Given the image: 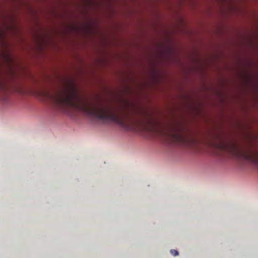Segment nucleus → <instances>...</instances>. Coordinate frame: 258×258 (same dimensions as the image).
Returning <instances> with one entry per match:
<instances>
[{
    "label": "nucleus",
    "mask_w": 258,
    "mask_h": 258,
    "mask_svg": "<svg viewBox=\"0 0 258 258\" xmlns=\"http://www.w3.org/2000/svg\"><path fill=\"white\" fill-rule=\"evenodd\" d=\"M170 253H171L173 256H177L178 255V251L175 249H171L170 250Z\"/></svg>",
    "instance_id": "nucleus-5"
},
{
    "label": "nucleus",
    "mask_w": 258,
    "mask_h": 258,
    "mask_svg": "<svg viewBox=\"0 0 258 258\" xmlns=\"http://www.w3.org/2000/svg\"><path fill=\"white\" fill-rule=\"evenodd\" d=\"M7 98V86L4 82L0 80V100L6 101Z\"/></svg>",
    "instance_id": "nucleus-4"
},
{
    "label": "nucleus",
    "mask_w": 258,
    "mask_h": 258,
    "mask_svg": "<svg viewBox=\"0 0 258 258\" xmlns=\"http://www.w3.org/2000/svg\"><path fill=\"white\" fill-rule=\"evenodd\" d=\"M248 64H249V65H250L251 64H250V63H249Z\"/></svg>",
    "instance_id": "nucleus-6"
},
{
    "label": "nucleus",
    "mask_w": 258,
    "mask_h": 258,
    "mask_svg": "<svg viewBox=\"0 0 258 258\" xmlns=\"http://www.w3.org/2000/svg\"><path fill=\"white\" fill-rule=\"evenodd\" d=\"M43 94L46 99L64 111L71 108L84 112L91 117L103 121L114 122L125 126L123 121L124 115L118 109L110 106L98 107L84 101L72 83L65 85L63 89L59 91L53 93L44 91Z\"/></svg>",
    "instance_id": "nucleus-1"
},
{
    "label": "nucleus",
    "mask_w": 258,
    "mask_h": 258,
    "mask_svg": "<svg viewBox=\"0 0 258 258\" xmlns=\"http://www.w3.org/2000/svg\"><path fill=\"white\" fill-rule=\"evenodd\" d=\"M214 147L223 152H229L238 159H243L254 164L258 167V152L241 149L237 144L227 142L221 139L219 143H214Z\"/></svg>",
    "instance_id": "nucleus-2"
},
{
    "label": "nucleus",
    "mask_w": 258,
    "mask_h": 258,
    "mask_svg": "<svg viewBox=\"0 0 258 258\" xmlns=\"http://www.w3.org/2000/svg\"><path fill=\"white\" fill-rule=\"evenodd\" d=\"M147 124L148 125L145 127L147 131L150 133L161 132L174 144L187 145L192 142L191 139L184 134L182 128L178 125H173L167 131H160L154 122L149 121Z\"/></svg>",
    "instance_id": "nucleus-3"
}]
</instances>
